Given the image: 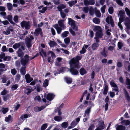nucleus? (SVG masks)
Instances as JSON below:
<instances>
[{"label":"nucleus","instance_id":"47","mask_svg":"<svg viewBox=\"0 0 130 130\" xmlns=\"http://www.w3.org/2000/svg\"><path fill=\"white\" fill-rule=\"evenodd\" d=\"M47 7H43L42 8L41 10H39V12L42 13H44L45 12V11L47 10Z\"/></svg>","mask_w":130,"mask_h":130},{"label":"nucleus","instance_id":"15","mask_svg":"<svg viewBox=\"0 0 130 130\" xmlns=\"http://www.w3.org/2000/svg\"><path fill=\"white\" fill-rule=\"evenodd\" d=\"M54 27L56 29L57 33L58 34H60L61 33V31L63 29L62 28L59 27L58 24L54 25Z\"/></svg>","mask_w":130,"mask_h":130},{"label":"nucleus","instance_id":"8","mask_svg":"<svg viewBox=\"0 0 130 130\" xmlns=\"http://www.w3.org/2000/svg\"><path fill=\"white\" fill-rule=\"evenodd\" d=\"M124 24L126 27L127 29H130V19L128 17H126L125 19Z\"/></svg>","mask_w":130,"mask_h":130},{"label":"nucleus","instance_id":"36","mask_svg":"<svg viewBox=\"0 0 130 130\" xmlns=\"http://www.w3.org/2000/svg\"><path fill=\"white\" fill-rule=\"evenodd\" d=\"M126 84L127 86V88L130 89V79L128 78L126 79L125 81Z\"/></svg>","mask_w":130,"mask_h":130},{"label":"nucleus","instance_id":"38","mask_svg":"<svg viewBox=\"0 0 130 130\" xmlns=\"http://www.w3.org/2000/svg\"><path fill=\"white\" fill-rule=\"evenodd\" d=\"M8 9L9 10H11L12 9L13 6L12 4L10 3H8L7 4Z\"/></svg>","mask_w":130,"mask_h":130},{"label":"nucleus","instance_id":"16","mask_svg":"<svg viewBox=\"0 0 130 130\" xmlns=\"http://www.w3.org/2000/svg\"><path fill=\"white\" fill-rule=\"evenodd\" d=\"M45 107L42 106L41 107H36L34 108V111L36 112L41 111L45 108Z\"/></svg>","mask_w":130,"mask_h":130},{"label":"nucleus","instance_id":"14","mask_svg":"<svg viewBox=\"0 0 130 130\" xmlns=\"http://www.w3.org/2000/svg\"><path fill=\"white\" fill-rule=\"evenodd\" d=\"M64 20H61L58 21V23L59 24V27L62 28L63 29L64 28L65 26L64 24Z\"/></svg>","mask_w":130,"mask_h":130},{"label":"nucleus","instance_id":"46","mask_svg":"<svg viewBox=\"0 0 130 130\" xmlns=\"http://www.w3.org/2000/svg\"><path fill=\"white\" fill-rule=\"evenodd\" d=\"M125 10L126 13L127 15L130 18V10L127 7L125 8Z\"/></svg>","mask_w":130,"mask_h":130},{"label":"nucleus","instance_id":"1","mask_svg":"<svg viewBox=\"0 0 130 130\" xmlns=\"http://www.w3.org/2000/svg\"><path fill=\"white\" fill-rule=\"evenodd\" d=\"M81 56H77L70 60L69 63L70 68L69 70L72 74L76 75L79 73L78 69L80 67L79 65V60H81Z\"/></svg>","mask_w":130,"mask_h":130},{"label":"nucleus","instance_id":"5","mask_svg":"<svg viewBox=\"0 0 130 130\" xmlns=\"http://www.w3.org/2000/svg\"><path fill=\"white\" fill-rule=\"evenodd\" d=\"M20 24L21 27L22 28L25 27L26 29L28 30L30 28L31 24L29 21H23L21 22Z\"/></svg>","mask_w":130,"mask_h":130},{"label":"nucleus","instance_id":"11","mask_svg":"<svg viewBox=\"0 0 130 130\" xmlns=\"http://www.w3.org/2000/svg\"><path fill=\"white\" fill-rule=\"evenodd\" d=\"M124 67L128 72H130V63L128 61H125L124 62Z\"/></svg>","mask_w":130,"mask_h":130},{"label":"nucleus","instance_id":"7","mask_svg":"<svg viewBox=\"0 0 130 130\" xmlns=\"http://www.w3.org/2000/svg\"><path fill=\"white\" fill-rule=\"evenodd\" d=\"M118 15L120 16L119 19V22H123L124 20L125 17V11L124 10H120Z\"/></svg>","mask_w":130,"mask_h":130},{"label":"nucleus","instance_id":"26","mask_svg":"<svg viewBox=\"0 0 130 130\" xmlns=\"http://www.w3.org/2000/svg\"><path fill=\"white\" fill-rule=\"evenodd\" d=\"M68 19V23L69 25H70L71 26L75 24V21L71 18H69Z\"/></svg>","mask_w":130,"mask_h":130},{"label":"nucleus","instance_id":"12","mask_svg":"<svg viewBox=\"0 0 130 130\" xmlns=\"http://www.w3.org/2000/svg\"><path fill=\"white\" fill-rule=\"evenodd\" d=\"M123 91L126 99L128 101L130 102V96L126 89L125 88H124L123 89Z\"/></svg>","mask_w":130,"mask_h":130},{"label":"nucleus","instance_id":"57","mask_svg":"<svg viewBox=\"0 0 130 130\" xmlns=\"http://www.w3.org/2000/svg\"><path fill=\"white\" fill-rule=\"evenodd\" d=\"M65 43L67 44H68L70 42V39L69 37H67L65 38L64 40Z\"/></svg>","mask_w":130,"mask_h":130},{"label":"nucleus","instance_id":"28","mask_svg":"<svg viewBox=\"0 0 130 130\" xmlns=\"http://www.w3.org/2000/svg\"><path fill=\"white\" fill-rule=\"evenodd\" d=\"M54 119L57 121H60L62 120V117L59 116H56L54 117Z\"/></svg>","mask_w":130,"mask_h":130},{"label":"nucleus","instance_id":"13","mask_svg":"<svg viewBox=\"0 0 130 130\" xmlns=\"http://www.w3.org/2000/svg\"><path fill=\"white\" fill-rule=\"evenodd\" d=\"M25 78L26 82L28 83H30L31 81L33 80V79L31 78L29 74H27L25 76Z\"/></svg>","mask_w":130,"mask_h":130},{"label":"nucleus","instance_id":"64","mask_svg":"<svg viewBox=\"0 0 130 130\" xmlns=\"http://www.w3.org/2000/svg\"><path fill=\"white\" fill-rule=\"evenodd\" d=\"M116 2L118 4L121 6L123 5V4L121 0H116Z\"/></svg>","mask_w":130,"mask_h":130},{"label":"nucleus","instance_id":"49","mask_svg":"<svg viewBox=\"0 0 130 130\" xmlns=\"http://www.w3.org/2000/svg\"><path fill=\"white\" fill-rule=\"evenodd\" d=\"M68 125V124L67 122H65L62 123L61 126L62 127L65 128L67 127Z\"/></svg>","mask_w":130,"mask_h":130},{"label":"nucleus","instance_id":"58","mask_svg":"<svg viewBox=\"0 0 130 130\" xmlns=\"http://www.w3.org/2000/svg\"><path fill=\"white\" fill-rule=\"evenodd\" d=\"M69 34V32L68 31H65L61 34V36L63 38H64L66 37L67 36L68 34Z\"/></svg>","mask_w":130,"mask_h":130},{"label":"nucleus","instance_id":"59","mask_svg":"<svg viewBox=\"0 0 130 130\" xmlns=\"http://www.w3.org/2000/svg\"><path fill=\"white\" fill-rule=\"evenodd\" d=\"M10 95L8 94L3 97V100L4 101H6L8 100L9 97Z\"/></svg>","mask_w":130,"mask_h":130},{"label":"nucleus","instance_id":"44","mask_svg":"<svg viewBox=\"0 0 130 130\" xmlns=\"http://www.w3.org/2000/svg\"><path fill=\"white\" fill-rule=\"evenodd\" d=\"M36 86L37 90L38 92H39L40 91H42V88L40 84H37Z\"/></svg>","mask_w":130,"mask_h":130},{"label":"nucleus","instance_id":"10","mask_svg":"<svg viewBox=\"0 0 130 130\" xmlns=\"http://www.w3.org/2000/svg\"><path fill=\"white\" fill-rule=\"evenodd\" d=\"M13 27L11 26L8 27L6 31H4L3 32V33L5 35H8L10 34V31L13 32Z\"/></svg>","mask_w":130,"mask_h":130},{"label":"nucleus","instance_id":"20","mask_svg":"<svg viewBox=\"0 0 130 130\" xmlns=\"http://www.w3.org/2000/svg\"><path fill=\"white\" fill-rule=\"evenodd\" d=\"M126 127L125 126L122 125H117L116 127V130H125Z\"/></svg>","mask_w":130,"mask_h":130},{"label":"nucleus","instance_id":"24","mask_svg":"<svg viewBox=\"0 0 130 130\" xmlns=\"http://www.w3.org/2000/svg\"><path fill=\"white\" fill-rule=\"evenodd\" d=\"M96 43H93L92 45V47L93 50L96 49L99 46V44L98 43L99 42H96Z\"/></svg>","mask_w":130,"mask_h":130},{"label":"nucleus","instance_id":"42","mask_svg":"<svg viewBox=\"0 0 130 130\" xmlns=\"http://www.w3.org/2000/svg\"><path fill=\"white\" fill-rule=\"evenodd\" d=\"M49 45L51 47H53L54 46L57 45V43L54 41H50V42L49 43Z\"/></svg>","mask_w":130,"mask_h":130},{"label":"nucleus","instance_id":"6","mask_svg":"<svg viewBox=\"0 0 130 130\" xmlns=\"http://www.w3.org/2000/svg\"><path fill=\"white\" fill-rule=\"evenodd\" d=\"M104 33L103 32V31H100L99 32H96L95 33V36L94 37V39L95 40L96 42H99V38H102L104 35Z\"/></svg>","mask_w":130,"mask_h":130},{"label":"nucleus","instance_id":"9","mask_svg":"<svg viewBox=\"0 0 130 130\" xmlns=\"http://www.w3.org/2000/svg\"><path fill=\"white\" fill-rule=\"evenodd\" d=\"M98 125V127L95 130H102L104 129L106 127L104 124V122L103 121H100Z\"/></svg>","mask_w":130,"mask_h":130},{"label":"nucleus","instance_id":"33","mask_svg":"<svg viewBox=\"0 0 130 130\" xmlns=\"http://www.w3.org/2000/svg\"><path fill=\"white\" fill-rule=\"evenodd\" d=\"M77 2V0H75V1H69L68 2V4L69 5V6L70 7H72L73 5H74Z\"/></svg>","mask_w":130,"mask_h":130},{"label":"nucleus","instance_id":"45","mask_svg":"<svg viewBox=\"0 0 130 130\" xmlns=\"http://www.w3.org/2000/svg\"><path fill=\"white\" fill-rule=\"evenodd\" d=\"M89 8L88 7H84L82 8V11L85 13H87L88 12Z\"/></svg>","mask_w":130,"mask_h":130},{"label":"nucleus","instance_id":"54","mask_svg":"<svg viewBox=\"0 0 130 130\" xmlns=\"http://www.w3.org/2000/svg\"><path fill=\"white\" fill-rule=\"evenodd\" d=\"M57 111L58 112V115H60L62 114V113L61 111V109L59 107H57L56 109L55 110V113L57 112Z\"/></svg>","mask_w":130,"mask_h":130},{"label":"nucleus","instance_id":"4","mask_svg":"<svg viewBox=\"0 0 130 130\" xmlns=\"http://www.w3.org/2000/svg\"><path fill=\"white\" fill-rule=\"evenodd\" d=\"M25 50V47L23 45H22L21 48H19L17 52L18 56L21 58H23L24 54V52L23 51Z\"/></svg>","mask_w":130,"mask_h":130},{"label":"nucleus","instance_id":"23","mask_svg":"<svg viewBox=\"0 0 130 130\" xmlns=\"http://www.w3.org/2000/svg\"><path fill=\"white\" fill-rule=\"evenodd\" d=\"M7 19L12 24H15V23L12 21V17L11 15H10L8 16Z\"/></svg>","mask_w":130,"mask_h":130},{"label":"nucleus","instance_id":"52","mask_svg":"<svg viewBox=\"0 0 130 130\" xmlns=\"http://www.w3.org/2000/svg\"><path fill=\"white\" fill-rule=\"evenodd\" d=\"M12 119L11 116L9 115L8 117H6L5 119V121L6 122H10L11 120Z\"/></svg>","mask_w":130,"mask_h":130},{"label":"nucleus","instance_id":"17","mask_svg":"<svg viewBox=\"0 0 130 130\" xmlns=\"http://www.w3.org/2000/svg\"><path fill=\"white\" fill-rule=\"evenodd\" d=\"M93 30L94 31H96V32H99L103 31L101 27L97 26H94Z\"/></svg>","mask_w":130,"mask_h":130},{"label":"nucleus","instance_id":"62","mask_svg":"<svg viewBox=\"0 0 130 130\" xmlns=\"http://www.w3.org/2000/svg\"><path fill=\"white\" fill-rule=\"evenodd\" d=\"M106 5H104L103 6L101 9V10L102 13H105V9L106 8Z\"/></svg>","mask_w":130,"mask_h":130},{"label":"nucleus","instance_id":"27","mask_svg":"<svg viewBox=\"0 0 130 130\" xmlns=\"http://www.w3.org/2000/svg\"><path fill=\"white\" fill-rule=\"evenodd\" d=\"M26 67H22L21 68L20 72L22 74L24 75L26 73Z\"/></svg>","mask_w":130,"mask_h":130},{"label":"nucleus","instance_id":"63","mask_svg":"<svg viewBox=\"0 0 130 130\" xmlns=\"http://www.w3.org/2000/svg\"><path fill=\"white\" fill-rule=\"evenodd\" d=\"M18 85L17 84H16L12 86L11 88L13 90H14L17 89L18 87Z\"/></svg>","mask_w":130,"mask_h":130},{"label":"nucleus","instance_id":"32","mask_svg":"<svg viewBox=\"0 0 130 130\" xmlns=\"http://www.w3.org/2000/svg\"><path fill=\"white\" fill-rule=\"evenodd\" d=\"M79 72L80 74L82 75H83L87 73L86 70L83 68H82L80 69Z\"/></svg>","mask_w":130,"mask_h":130},{"label":"nucleus","instance_id":"21","mask_svg":"<svg viewBox=\"0 0 130 130\" xmlns=\"http://www.w3.org/2000/svg\"><path fill=\"white\" fill-rule=\"evenodd\" d=\"M94 12L96 17H100L101 16V14L100 11L96 7L95 8Z\"/></svg>","mask_w":130,"mask_h":130},{"label":"nucleus","instance_id":"18","mask_svg":"<svg viewBox=\"0 0 130 130\" xmlns=\"http://www.w3.org/2000/svg\"><path fill=\"white\" fill-rule=\"evenodd\" d=\"M109 99L108 96H107L105 99V102L106 103L105 105V111H106L108 109V102Z\"/></svg>","mask_w":130,"mask_h":130},{"label":"nucleus","instance_id":"51","mask_svg":"<svg viewBox=\"0 0 130 130\" xmlns=\"http://www.w3.org/2000/svg\"><path fill=\"white\" fill-rule=\"evenodd\" d=\"M91 109L90 108H87L85 111V116H86V115H89L91 111Z\"/></svg>","mask_w":130,"mask_h":130},{"label":"nucleus","instance_id":"29","mask_svg":"<svg viewBox=\"0 0 130 130\" xmlns=\"http://www.w3.org/2000/svg\"><path fill=\"white\" fill-rule=\"evenodd\" d=\"M122 124L128 125L130 124V121L128 120H124L121 122Z\"/></svg>","mask_w":130,"mask_h":130},{"label":"nucleus","instance_id":"56","mask_svg":"<svg viewBox=\"0 0 130 130\" xmlns=\"http://www.w3.org/2000/svg\"><path fill=\"white\" fill-rule=\"evenodd\" d=\"M123 46V44L122 42H119L118 43V46L119 49H121Z\"/></svg>","mask_w":130,"mask_h":130},{"label":"nucleus","instance_id":"19","mask_svg":"<svg viewBox=\"0 0 130 130\" xmlns=\"http://www.w3.org/2000/svg\"><path fill=\"white\" fill-rule=\"evenodd\" d=\"M107 52L105 50V48L104 47L103 51L101 52V54L105 57H106L107 56Z\"/></svg>","mask_w":130,"mask_h":130},{"label":"nucleus","instance_id":"34","mask_svg":"<svg viewBox=\"0 0 130 130\" xmlns=\"http://www.w3.org/2000/svg\"><path fill=\"white\" fill-rule=\"evenodd\" d=\"M5 68V65L3 63L0 64V73H1L4 71L6 70H4V69Z\"/></svg>","mask_w":130,"mask_h":130},{"label":"nucleus","instance_id":"53","mask_svg":"<svg viewBox=\"0 0 130 130\" xmlns=\"http://www.w3.org/2000/svg\"><path fill=\"white\" fill-rule=\"evenodd\" d=\"M71 27L72 28V30H73L75 31H78V27L76 26L75 24H74L71 26Z\"/></svg>","mask_w":130,"mask_h":130},{"label":"nucleus","instance_id":"31","mask_svg":"<svg viewBox=\"0 0 130 130\" xmlns=\"http://www.w3.org/2000/svg\"><path fill=\"white\" fill-rule=\"evenodd\" d=\"M113 19L112 17L110 16L107 17L106 18L105 21L108 24H109L110 22Z\"/></svg>","mask_w":130,"mask_h":130},{"label":"nucleus","instance_id":"2","mask_svg":"<svg viewBox=\"0 0 130 130\" xmlns=\"http://www.w3.org/2000/svg\"><path fill=\"white\" fill-rule=\"evenodd\" d=\"M30 57L27 54H26L23 58H22L20 62L22 65L25 66L27 64L29 61Z\"/></svg>","mask_w":130,"mask_h":130},{"label":"nucleus","instance_id":"39","mask_svg":"<svg viewBox=\"0 0 130 130\" xmlns=\"http://www.w3.org/2000/svg\"><path fill=\"white\" fill-rule=\"evenodd\" d=\"M108 89V86L107 85H105V87L103 93L104 95H106L107 94Z\"/></svg>","mask_w":130,"mask_h":130},{"label":"nucleus","instance_id":"35","mask_svg":"<svg viewBox=\"0 0 130 130\" xmlns=\"http://www.w3.org/2000/svg\"><path fill=\"white\" fill-rule=\"evenodd\" d=\"M21 43H15L14 44L13 46V47L15 49H16L18 48H19L20 47L21 48Z\"/></svg>","mask_w":130,"mask_h":130},{"label":"nucleus","instance_id":"37","mask_svg":"<svg viewBox=\"0 0 130 130\" xmlns=\"http://www.w3.org/2000/svg\"><path fill=\"white\" fill-rule=\"evenodd\" d=\"M42 31V29L41 28H38L35 29L34 33L36 34V36H38L39 34Z\"/></svg>","mask_w":130,"mask_h":130},{"label":"nucleus","instance_id":"61","mask_svg":"<svg viewBox=\"0 0 130 130\" xmlns=\"http://www.w3.org/2000/svg\"><path fill=\"white\" fill-rule=\"evenodd\" d=\"M47 53L48 54H51V56L52 58H53L54 57H55V55L53 52L51 51H49Z\"/></svg>","mask_w":130,"mask_h":130},{"label":"nucleus","instance_id":"48","mask_svg":"<svg viewBox=\"0 0 130 130\" xmlns=\"http://www.w3.org/2000/svg\"><path fill=\"white\" fill-rule=\"evenodd\" d=\"M47 126L48 125L47 123L43 124L41 126V130H45L47 128Z\"/></svg>","mask_w":130,"mask_h":130},{"label":"nucleus","instance_id":"55","mask_svg":"<svg viewBox=\"0 0 130 130\" xmlns=\"http://www.w3.org/2000/svg\"><path fill=\"white\" fill-rule=\"evenodd\" d=\"M111 31V29H108L106 31V34L108 36V37H110L111 35L110 32Z\"/></svg>","mask_w":130,"mask_h":130},{"label":"nucleus","instance_id":"3","mask_svg":"<svg viewBox=\"0 0 130 130\" xmlns=\"http://www.w3.org/2000/svg\"><path fill=\"white\" fill-rule=\"evenodd\" d=\"M34 38L31 35L30 38L26 37L25 39V43L26 46L28 48L31 47L32 45V40H33Z\"/></svg>","mask_w":130,"mask_h":130},{"label":"nucleus","instance_id":"22","mask_svg":"<svg viewBox=\"0 0 130 130\" xmlns=\"http://www.w3.org/2000/svg\"><path fill=\"white\" fill-rule=\"evenodd\" d=\"M54 96L53 94L49 93L47 95L46 98L48 100L51 101L53 99Z\"/></svg>","mask_w":130,"mask_h":130},{"label":"nucleus","instance_id":"41","mask_svg":"<svg viewBox=\"0 0 130 130\" xmlns=\"http://www.w3.org/2000/svg\"><path fill=\"white\" fill-rule=\"evenodd\" d=\"M49 81L47 79L45 80L43 84V86L44 87H46L48 85Z\"/></svg>","mask_w":130,"mask_h":130},{"label":"nucleus","instance_id":"30","mask_svg":"<svg viewBox=\"0 0 130 130\" xmlns=\"http://www.w3.org/2000/svg\"><path fill=\"white\" fill-rule=\"evenodd\" d=\"M93 21L96 24H99L100 23V20L99 18L95 17L93 19Z\"/></svg>","mask_w":130,"mask_h":130},{"label":"nucleus","instance_id":"25","mask_svg":"<svg viewBox=\"0 0 130 130\" xmlns=\"http://www.w3.org/2000/svg\"><path fill=\"white\" fill-rule=\"evenodd\" d=\"M65 6L63 4H61L57 7V8L58 9V10L59 11L61 12L63 11L62 10L65 8Z\"/></svg>","mask_w":130,"mask_h":130},{"label":"nucleus","instance_id":"43","mask_svg":"<svg viewBox=\"0 0 130 130\" xmlns=\"http://www.w3.org/2000/svg\"><path fill=\"white\" fill-rule=\"evenodd\" d=\"M40 55L43 58V56L42 55V54H43L45 57L47 56L46 53L43 50V49H41L40 52Z\"/></svg>","mask_w":130,"mask_h":130},{"label":"nucleus","instance_id":"50","mask_svg":"<svg viewBox=\"0 0 130 130\" xmlns=\"http://www.w3.org/2000/svg\"><path fill=\"white\" fill-rule=\"evenodd\" d=\"M108 11L109 13L110 14H112L114 11L113 7H110L108 8Z\"/></svg>","mask_w":130,"mask_h":130},{"label":"nucleus","instance_id":"60","mask_svg":"<svg viewBox=\"0 0 130 130\" xmlns=\"http://www.w3.org/2000/svg\"><path fill=\"white\" fill-rule=\"evenodd\" d=\"M11 72L12 75H15L17 72V71L15 68H14L11 69Z\"/></svg>","mask_w":130,"mask_h":130},{"label":"nucleus","instance_id":"40","mask_svg":"<svg viewBox=\"0 0 130 130\" xmlns=\"http://www.w3.org/2000/svg\"><path fill=\"white\" fill-rule=\"evenodd\" d=\"M65 79L66 81L68 84L71 83L72 82V80L71 78L66 77H65Z\"/></svg>","mask_w":130,"mask_h":130}]
</instances>
